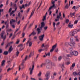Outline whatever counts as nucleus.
I'll use <instances>...</instances> for the list:
<instances>
[{
	"instance_id": "obj_1",
	"label": "nucleus",
	"mask_w": 80,
	"mask_h": 80,
	"mask_svg": "<svg viewBox=\"0 0 80 80\" xmlns=\"http://www.w3.org/2000/svg\"><path fill=\"white\" fill-rule=\"evenodd\" d=\"M75 42L73 41V39L71 38V42H70V46L71 47V51L70 52L71 55H75V56H77L78 55V52L77 51H72L73 48H74L75 47Z\"/></svg>"
},
{
	"instance_id": "obj_2",
	"label": "nucleus",
	"mask_w": 80,
	"mask_h": 80,
	"mask_svg": "<svg viewBox=\"0 0 80 80\" xmlns=\"http://www.w3.org/2000/svg\"><path fill=\"white\" fill-rule=\"evenodd\" d=\"M80 31V28L78 30L75 29L73 31H71V35L72 36H74L75 35V33H77L78 32Z\"/></svg>"
},
{
	"instance_id": "obj_3",
	"label": "nucleus",
	"mask_w": 80,
	"mask_h": 80,
	"mask_svg": "<svg viewBox=\"0 0 80 80\" xmlns=\"http://www.w3.org/2000/svg\"><path fill=\"white\" fill-rule=\"evenodd\" d=\"M45 26V23L44 22H43L41 23V27L40 28H38L37 31H38V34H39L40 33V30H42V27H44Z\"/></svg>"
},
{
	"instance_id": "obj_4",
	"label": "nucleus",
	"mask_w": 80,
	"mask_h": 80,
	"mask_svg": "<svg viewBox=\"0 0 80 80\" xmlns=\"http://www.w3.org/2000/svg\"><path fill=\"white\" fill-rule=\"evenodd\" d=\"M33 69H34V65H32L29 68V70L30 71V75H32V74L33 73Z\"/></svg>"
},
{
	"instance_id": "obj_5",
	"label": "nucleus",
	"mask_w": 80,
	"mask_h": 80,
	"mask_svg": "<svg viewBox=\"0 0 80 80\" xmlns=\"http://www.w3.org/2000/svg\"><path fill=\"white\" fill-rule=\"evenodd\" d=\"M31 39H29L26 42V45L29 47H31L32 45V42H31Z\"/></svg>"
},
{
	"instance_id": "obj_6",
	"label": "nucleus",
	"mask_w": 80,
	"mask_h": 80,
	"mask_svg": "<svg viewBox=\"0 0 80 80\" xmlns=\"http://www.w3.org/2000/svg\"><path fill=\"white\" fill-rule=\"evenodd\" d=\"M18 8V7H17V6L16 5V4H15L14 5V8L15 9V11H12V12H11L10 13V16H11V15H12V14H13V13H14L15 12L17 11V10Z\"/></svg>"
},
{
	"instance_id": "obj_7",
	"label": "nucleus",
	"mask_w": 80,
	"mask_h": 80,
	"mask_svg": "<svg viewBox=\"0 0 80 80\" xmlns=\"http://www.w3.org/2000/svg\"><path fill=\"white\" fill-rule=\"evenodd\" d=\"M52 6H51L50 7L49 9V11H50V10H51L53 8V7H55V1H53V0H52Z\"/></svg>"
},
{
	"instance_id": "obj_8",
	"label": "nucleus",
	"mask_w": 80,
	"mask_h": 80,
	"mask_svg": "<svg viewBox=\"0 0 80 80\" xmlns=\"http://www.w3.org/2000/svg\"><path fill=\"white\" fill-rule=\"evenodd\" d=\"M61 16H62V14H61V12H60L59 13V15H58L57 16V19H55V21L56 22H57V21H59L60 19V17H61Z\"/></svg>"
},
{
	"instance_id": "obj_9",
	"label": "nucleus",
	"mask_w": 80,
	"mask_h": 80,
	"mask_svg": "<svg viewBox=\"0 0 80 80\" xmlns=\"http://www.w3.org/2000/svg\"><path fill=\"white\" fill-rule=\"evenodd\" d=\"M25 66L23 65V63L22 62L21 65L20 66L19 68V70L20 71V70H23V69L25 68Z\"/></svg>"
},
{
	"instance_id": "obj_10",
	"label": "nucleus",
	"mask_w": 80,
	"mask_h": 80,
	"mask_svg": "<svg viewBox=\"0 0 80 80\" xmlns=\"http://www.w3.org/2000/svg\"><path fill=\"white\" fill-rule=\"evenodd\" d=\"M52 64H53L51 62V63H50L48 65L46 66V68L48 69H50V68H52L53 66V65H52Z\"/></svg>"
},
{
	"instance_id": "obj_11",
	"label": "nucleus",
	"mask_w": 80,
	"mask_h": 80,
	"mask_svg": "<svg viewBox=\"0 0 80 80\" xmlns=\"http://www.w3.org/2000/svg\"><path fill=\"white\" fill-rule=\"evenodd\" d=\"M45 37V35L43 34L42 35L40 36L39 37V38L40 41H43V38Z\"/></svg>"
},
{
	"instance_id": "obj_12",
	"label": "nucleus",
	"mask_w": 80,
	"mask_h": 80,
	"mask_svg": "<svg viewBox=\"0 0 80 80\" xmlns=\"http://www.w3.org/2000/svg\"><path fill=\"white\" fill-rule=\"evenodd\" d=\"M5 33V32H3V33H2L1 34V38L3 39V40H5V39L6 38V35H5L4 37H3V34L4 33Z\"/></svg>"
},
{
	"instance_id": "obj_13",
	"label": "nucleus",
	"mask_w": 80,
	"mask_h": 80,
	"mask_svg": "<svg viewBox=\"0 0 80 80\" xmlns=\"http://www.w3.org/2000/svg\"><path fill=\"white\" fill-rule=\"evenodd\" d=\"M57 47V44H55L54 46H52V49L50 50V52H53V51L54 50H55V48H56Z\"/></svg>"
},
{
	"instance_id": "obj_14",
	"label": "nucleus",
	"mask_w": 80,
	"mask_h": 80,
	"mask_svg": "<svg viewBox=\"0 0 80 80\" xmlns=\"http://www.w3.org/2000/svg\"><path fill=\"white\" fill-rule=\"evenodd\" d=\"M18 47H20V51H22V50L23 49V45L22 44L19 45L18 46Z\"/></svg>"
},
{
	"instance_id": "obj_15",
	"label": "nucleus",
	"mask_w": 80,
	"mask_h": 80,
	"mask_svg": "<svg viewBox=\"0 0 80 80\" xmlns=\"http://www.w3.org/2000/svg\"><path fill=\"white\" fill-rule=\"evenodd\" d=\"M36 35V32L34 31H33L30 35H29V37H31V35H33V36Z\"/></svg>"
},
{
	"instance_id": "obj_16",
	"label": "nucleus",
	"mask_w": 80,
	"mask_h": 80,
	"mask_svg": "<svg viewBox=\"0 0 80 80\" xmlns=\"http://www.w3.org/2000/svg\"><path fill=\"white\" fill-rule=\"evenodd\" d=\"M45 63H46V65H47V64H48V63H49V64H50V63H50V60H46L45 61Z\"/></svg>"
},
{
	"instance_id": "obj_17",
	"label": "nucleus",
	"mask_w": 80,
	"mask_h": 80,
	"mask_svg": "<svg viewBox=\"0 0 80 80\" xmlns=\"http://www.w3.org/2000/svg\"><path fill=\"white\" fill-rule=\"evenodd\" d=\"M35 12V9H34V10H32V12H31V15L30 16V17H29V19L33 16V14L34 13V12Z\"/></svg>"
},
{
	"instance_id": "obj_18",
	"label": "nucleus",
	"mask_w": 80,
	"mask_h": 80,
	"mask_svg": "<svg viewBox=\"0 0 80 80\" xmlns=\"http://www.w3.org/2000/svg\"><path fill=\"white\" fill-rule=\"evenodd\" d=\"M75 63H72V67H71L70 68L71 70H72V69H73V68H74V67H75Z\"/></svg>"
},
{
	"instance_id": "obj_19",
	"label": "nucleus",
	"mask_w": 80,
	"mask_h": 80,
	"mask_svg": "<svg viewBox=\"0 0 80 80\" xmlns=\"http://www.w3.org/2000/svg\"><path fill=\"white\" fill-rule=\"evenodd\" d=\"M33 55H34V52H33V51L32 52H31V53L29 56V57L30 58L31 57L33 56Z\"/></svg>"
},
{
	"instance_id": "obj_20",
	"label": "nucleus",
	"mask_w": 80,
	"mask_h": 80,
	"mask_svg": "<svg viewBox=\"0 0 80 80\" xmlns=\"http://www.w3.org/2000/svg\"><path fill=\"white\" fill-rule=\"evenodd\" d=\"M47 12L46 13L45 15L43 16V18L42 19V21H44V20H46V17H47Z\"/></svg>"
},
{
	"instance_id": "obj_21",
	"label": "nucleus",
	"mask_w": 80,
	"mask_h": 80,
	"mask_svg": "<svg viewBox=\"0 0 80 80\" xmlns=\"http://www.w3.org/2000/svg\"><path fill=\"white\" fill-rule=\"evenodd\" d=\"M13 22H15V21L14 19H12V20L10 21V24L12 25L13 23Z\"/></svg>"
},
{
	"instance_id": "obj_22",
	"label": "nucleus",
	"mask_w": 80,
	"mask_h": 80,
	"mask_svg": "<svg viewBox=\"0 0 80 80\" xmlns=\"http://www.w3.org/2000/svg\"><path fill=\"white\" fill-rule=\"evenodd\" d=\"M5 60L2 61L1 64L2 66H4V65H5Z\"/></svg>"
},
{
	"instance_id": "obj_23",
	"label": "nucleus",
	"mask_w": 80,
	"mask_h": 80,
	"mask_svg": "<svg viewBox=\"0 0 80 80\" xmlns=\"http://www.w3.org/2000/svg\"><path fill=\"white\" fill-rule=\"evenodd\" d=\"M12 46H11L10 47L8 50V52H9V53H10V52H12Z\"/></svg>"
},
{
	"instance_id": "obj_24",
	"label": "nucleus",
	"mask_w": 80,
	"mask_h": 80,
	"mask_svg": "<svg viewBox=\"0 0 80 80\" xmlns=\"http://www.w3.org/2000/svg\"><path fill=\"white\" fill-rule=\"evenodd\" d=\"M46 56H47V57H50V52H48V53H45Z\"/></svg>"
},
{
	"instance_id": "obj_25",
	"label": "nucleus",
	"mask_w": 80,
	"mask_h": 80,
	"mask_svg": "<svg viewBox=\"0 0 80 80\" xmlns=\"http://www.w3.org/2000/svg\"><path fill=\"white\" fill-rule=\"evenodd\" d=\"M75 12H74L73 13H70V15L71 16H74L75 17Z\"/></svg>"
},
{
	"instance_id": "obj_26",
	"label": "nucleus",
	"mask_w": 80,
	"mask_h": 80,
	"mask_svg": "<svg viewBox=\"0 0 80 80\" xmlns=\"http://www.w3.org/2000/svg\"><path fill=\"white\" fill-rule=\"evenodd\" d=\"M62 57L61 56H59L58 58V60L59 61H60V60H62Z\"/></svg>"
},
{
	"instance_id": "obj_27",
	"label": "nucleus",
	"mask_w": 80,
	"mask_h": 80,
	"mask_svg": "<svg viewBox=\"0 0 80 80\" xmlns=\"http://www.w3.org/2000/svg\"><path fill=\"white\" fill-rule=\"evenodd\" d=\"M20 40L19 39H18L17 40V41L16 43V44H18L19 43V42H20Z\"/></svg>"
},
{
	"instance_id": "obj_28",
	"label": "nucleus",
	"mask_w": 80,
	"mask_h": 80,
	"mask_svg": "<svg viewBox=\"0 0 80 80\" xmlns=\"http://www.w3.org/2000/svg\"><path fill=\"white\" fill-rule=\"evenodd\" d=\"M8 51H5L4 52V54L5 55H8Z\"/></svg>"
},
{
	"instance_id": "obj_29",
	"label": "nucleus",
	"mask_w": 80,
	"mask_h": 80,
	"mask_svg": "<svg viewBox=\"0 0 80 80\" xmlns=\"http://www.w3.org/2000/svg\"><path fill=\"white\" fill-rule=\"evenodd\" d=\"M19 52L18 51L16 52V57H17L18 56V55L19 54Z\"/></svg>"
},
{
	"instance_id": "obj_30",
	"label": "nucleus",
	"mask_w": 80,
	"mask_h": 80,
	"mask_svg": "<svg viewBox=\"0 0 80 80\" xmlns=\"http://www.w3.org/2000/svg\"><path fill=\"white\" fill-rule=\"evenodd\" d=\"M65 22L66 23H68L69 22V20L67 19L65 21Z\"/></svg>"
},
{
	"instance_id": "obj_31",
	"label": "nucleus",
	"mask_w": 80,
	"mask_h": 80,
	"mask_svg": "<svg viewBox=\"0 0 80 80\" xmlns=\"http://www.w3.org/2000/svg\"><path fill=\"white\" fill-rule=\"evenodd\" d=\"M61 67L62 68V72H63V68H64V64H62V65Z\"/></svg>"
},
{
	"instance_id": "obj_32",
	"label": "nucleus",
	"mask_w": 80,
	"mask_h": 80,
	"mask_svg": "<svg viewBox=\"0 0 80 80\" xmlns=\"http://www.w3.org/2000/svg\"><path fill=\"white\" fill-rule=\"evenodd\" d=\"M22 8H25V6H24V5H23V4L22 5V7H20V10H22Z\"/></svg>"
},
{
	"instance_id": "obj_33",
	"label": "nucleus",
	"mask_w": 80,
	"mask_h": 80,
	"mask_svg": "<svg viewBox=\"0 0 80 80\" xmlns=\"http://www.w3.org/2000/svg\"><path fill=\"white\" fill-rule=\"evenodd\" d=\"M73 75H77V72H74L73 73Z\"/></svg>"
},
{
	"instance_id": "obj_34",
	"label": "nucleus",
	"mask_w": 80,
	"mask_h": 80,
	"mask_svg": "<svg viewBox=\"0 0 80 80\" xmlns=\"http://www.w3.org/2000/svg\"><path fill=\"white\" fill-rule=\"evenodd\" d=\"M43 50V49H40L38 50L39 52H42Z\"/></svg>"
},
{
	"instance_id": "obj_35",
	"label": "nucleus",
	"mask_w": 80,
	"mask_h": 80,
	"mask_svg": "<svg viewBox=\"0 0 80 80\" xmlns=\"http://www.w3.org/2000/svg\"><path fill=\"white\" fill-rule=\"evenodd\" d=\"M11 69H12L10 68H8L7 70L8 72H9V71H10V70H11Z\"/></svg>"
},
{
	"instance_id": "obj_36",
	"label": "nucleus",
	"mask_w": 80,
	"mask_h": 80,
	"mask_svg": "<svg viewBox=\"0 0 80 80\" xmlns=\"http://www.w3.org/2000/svg\"><path fill=\"white\" fill-rule=\"evenodd\" d=\"M12 35H13V34H12V33L10 34V36H9V38H11V37H12Z\"/></svg>"
},
{
	"instance_id": "obj_37",
	"label": "nucleus",
	"mask_w": 80,
	"mask_h": 80,
	"mask_svg": "<svg viewBox=\"0 0 80 80\" xmlns=\"http://www.w3.org/2000/svg\"><path fill=\"white\" fill-rule=\"evenodd\" d=\"M41 75H42V73L40 72L38 74V76H41Z\"/></svg>"
},
{
	"instance_id": "obj_38",
	"label": "nucleus",
	"mask_w": 80,
	"mask_h": 80,
	"mask_svg": "<svg viewBox=\"0 0 80 80\" xmlns=\"http://www.w3.org/2000/svg\"><path fill=\"white\" fill-rule=\"evenodd\" d=\"M27 58H28V56H26L25 57L24 60L25 61L27 60Z\"/></svg>"
},
{
	"instance_id": "obj_39",
	"label": "nucleus",
	"mask_w": 80,
	"mask_h": 80,
	"mask_svg": "<svg viewBox=\"0 0 80 80\" xmlns=\"http://www.w3.org/2000/svg\"><path fill=\"white\" fill-rule=\"evenodd\" d=\"M3 11V9H0V13H1V12Z\"/></svg>"
},
{
	"instance_id": "obj_40",
	"label": "nucleus",
	"mask_w": 80,
	"mask_h": 80,
	"mask_svg": "<svg viewBox=\"0 0 80 80\" xmlns=\"http://www.w3.org/2000/svg\"><path fill=\"white\" fill-rule=\"evenodd\" d=\"M47 65V64H46V63L45 62V63H42V65H43V66H45V65Z\"/></svg>"
},
{
	"instance_id": "obj_41",
	"label": "nucleus",
	"mask_w": 80,
	"mask_h": 80,
	"mask_svg": "<svg viewBox=\"0 0 80 80\" xmlns=\"http://www.w3.org/2000/svg\"><path fill=\"white\" fill-rule=\"evenodd\" d=\"M13 43V42L12 41L9 42V44L10 45H11V44H12Z\"/></svg>"
},
{
	"instance_id": "obj_42",
	"label": "nucleus",
	"mask_w": 80,
	"mask_h": 80,
	"mask_svg": "<svg viewBox=\"0 0 80 80\" xmlns=\"http://www.w3.org/2000/svg\"><path fill=\"white\" fill-rule=\"evenodd\" d=\"M55 52H58V48L56 49L55 50Z\"/></svg>"
},
{
	"instance_id": "obj_43",
	"label": "nucleus",
	"mask_w": 80,
	"mask_h": 80,
	"mask_svg": "<svg viewBox=\"0 0 80 80\" xmlns=\"http://www.w3.org/2000/svg\"><path fill=\"white\" fill-rule=\"evenodd\" d=\"M25 40H26V38H24L23 39V41H22L23 43L25 42Z\"/></svg>"
},
{
	"instance_id": "obj_44",
	"label": "nucleus",
	"mask_w": 80,
	"mask_h": 80,
	"mask_svg": "<svg viewBox=\"0 0 80 80\" xmlns=\"http://www.w3.org/2000/svg\"><path fill=\"white\" fill-rule=\"evenodd\" d=\"M48 28V27L46 26V27H44V30H47V29Z\"/></svg>"
},
{
	"instance_id": "obj_45",
	"label": "nucleus",
	"mask_w": 80,
	"mask_h": 80,
	"mask_svg": "<svg viewBox=\"0 0 80 80\" xmlns=\"http://www.w3.org/2000/svg\"><path fill=\"white\" fill-rule=\"evenodd\" d=\"M27 24H26V26L24 27V30H25L26 28L27 27Z\"/></svg>"
},
{
	"instance_id": "obj_46",
	"label": "nucleus",
	"mask_w": 80,
	"mask_h": 80,
	"mask_svg": "<svg viewBox=\"0 0 80 80\" xmlns=\"http://www.w3.org/2000/svg\"><path fill=\"white\" fill-rule=\"evenodd\" d=\"M68 8V4H67L65 7V8Z\"/></svg>"
},
{
	"instance_id": "obj_47",
	"label": "nucleus",
	"mask_w": 80,
	"mask_h": 80,
	"mask_svg": "<svg viewBox=\"0 0 80 80\" xmlns=\"http://www.w3.org/2000/svg\"><path fill=\"white\" fill-rule=\"evenodd\" d=\"M62 16L63 18H65V14H64V13H63Z\"/></svg>"
},
{
	"instance_id": "obj_48",
	"label": "nucleus",
	"mask_w": 80,
	"mask_h": 80,
	"mask_svg": "<svg viewBox=\"0 0 80 80\" xmlns=\"http://www.w3.org/2000/svg\"><path fill=\"white\" fill-rule=\"evenodd\" d=\"M22 37H24V36H25V33H23L22 34Z\"/></svg>"
},
{
	"instance_id": "obj_49",
	"label": "nucleus",
	"mask_w": 80,
	"mask_h": 80,
	"mask_svg": "<svg viewBox=\"0 0 80 80\" xmlns=\"http://www.w3.org/2000/svg\"><path fill=\"white\" fill-rule=\"evenodd\" d=\"M12 27L13 28H15V25H12V24H11Z\"/></svg>"
},
{
	"instance_id": "obj_50",
	"label": "nucleus",
	"mask_w": 80,
	"mask_h": 80,
	"mask_svg": "<svg viewBox=\"0 0 80 80\" xmlns=\"http://www.w3.org/2000/svg\"><path fill=\"white\" fill-rule=\"evenodd\" d=\"M70 63V62H68L66 63V65H69Z\"/></svg>"
},
{
	"instance_id": "obj_51",
	"label": "nucleus",
	"mask_w": 80,
	"mask_h": 80,
	"mask_svg": "<svg viewBox=\"0 0 80 80\" xmlns=\"http://www.w3.org/2000/svg\"><path fill=\"white\" fill-rule=\"evenodd\" d=\"M73 24H72L70 25L71 28H73Z\"/></svg>"
},
{
	"instance_id": "obj_52",
	"label": "nucleus",
	"mask_w": 80,
	"mask_h": 80,
	"mask_svg": "<svg viewBox=\"0 0 80 80\" xmlns=\"http://www.w3.org/2000/svg\"><path fill=\"white\" fill-rule=\"evenodd\" d=\"M5 25H7L8 23V21H6L5 22H4Z\"/></svg>"
},
{
	"instance_id": "obj_53",
	"label": "nucleus",
	"mask_w": 80,
	"mask_h": 80,
	"mask_svg": "<svg viewBox=\"0 0 80 80\" xmlns=\"http://www.w3.org/2000/svg\"><path fill=\"white\" fill-rule=\"evenodd\" d=\"M5 23V21L3 20H2L1 21V23Z\"/></svg>"
},
{
	"instance_id": "obj_54",
	"label": "nucleus",
	"mask_w": 80,
	"mask_h": 80,
	"mask_svg": "<svg viewBox=\"0 0 80 80\" xmlns=\"http://www.w3.org/2000/svg\"><path fill=\"white\" fill-rule=\"evenodd\" d=\"M53 75L54 76H56V75H57V73H56L55 72H54Z\"/></svg>"
},
{
	"instance_id": "obj_55",
	"label": "nucleus",
	"mask_w": 80,
	"mask_h": 80,
	"mask_svg": "<svg viewBox=\"0 0 80 80\" xmlns=\"http://www.w3.org/2000/svg\"><path fill=\"white\" fill-rule=\"evenodd\" d=\"M23 0H21L20 1V4H22V3H23Z\"/></svg>"
},
{
	"instance_id": "obj_56",
	"label": "nucleus",
	"mask_w": 80,
	"mask_h": 80,
	"mask_svg": "<svg viewBox=\"0 0 80 80\" xmlns=\"http://www.w3.org/2000/svg\"><path fill=\"white\" fill-rule=\"evenodd\" d=\"M29 11H30V8L28 9L27 11V12L28 13L29 12Z\"/></svg>"
},
{
	"instance_id": "obj_57",
	"label": "nucleus",
	"mask_w": 80,
	"mask_h": 80,
	"mask_svg": "<svg viewBox=\"0 0 80 80\" xmlns=\"http://www.w3.org/2000/svg\"><path fill=\"white\" fill-rule=\"evenodd\" d=\"M68 27H69V28H70V22L68 24Z\"/></svg>"
},
{
	"instance_id": "obj_58",
	"label": "nucleus",
	"mask_w": 80,
	"mask_h": 80,
	"mask_svg": "<svg viewBox=\"0 0 80 80\" xmlns=\"http://www.w3.org/2000/svg\"><path fill=\"white\" fill-rule=\"evenodd\" d=\"M55 25H56L55 23L53 22V26H54V28H55Z\"/></svg>"
},
{
	"instance_id": "obj_59",
	"label": "nucleus",
	"mask_w": 80,
	"mask_h": 80,
	"mask_svg": "<svg viewBox=\"0 0 80 80\" xmlns=\"http://www.w3.org/2000/svg\"><path fill=\"white\" fill-rule=\"evenodd\" d=\"M76 41L78 42L79 40H78V38H76Z\"/></svg>"
},
{
	"instance_id": "obj_60",
	"label": "nucleus",
	"mask_w": 80,
	"mask_h": 80,
	"mask_svg": "<svg viewBox=\"0 0 80 80\" xmlns=\"http://www.w3.org/2000/svg\"><path fill=\"white\" fill-rule=\"evenodd\" d=\"M60 23L59 22H58L56 24L57 26L58 25H60Z\"/></svg>"
},
{
	"instance_id": "obj_61",
	"label": "nucleus",
	"mask_w": 80,
	"mask_h": 80,
	"mask_svg": "<svg viewBox=\"0 0 80 80\" xmlns=\"http://www.w3.org/2000/svg\"><path fill=\"white\" fill-rule=\"evenodd\" d=\"M75 8H76V7L75 6H74L72 8V9H75Z\"/></svg>"
},
{
	"instance_id": "obj_62",
	"label": "nucleus",
	"mask_w": 80,
	"mask_h": 80,
	"mask_svg": "<svg viewBox=\"0 0 80 80\" xmlns=\"http://www.w3.org/2000/svg\"><path fill=\"white\" fill-rule=\"evenodd\" d=\"M44 44H42V45L41 47L43 48V47H45V46H44Z\"/></svg>"
},
{
	"instance_id": "obj_63",
	"label": "nucleus",
	"mask_w": 80,
	"mask_h": 80,
	"mask_svg": "<svg viewBox=\"0 0 80 80\" xmlns=\"http://www.w3.org/2000/svg\"><path fill=\"white\" fill-rule=\"evenodd\" d=\"M54 76H51V78H52V79H54Z\"/></svg>"
},
{
	"instance_id": "obj_64",
	"label": "nucleus",
	"mask_w": 80,
	"mask_h": 80,
	"mask_svg": "<svg viewBox=\"0 0 80 80\" xmlns=\"http://www.w3.org/2000/svg\"><path fill=\"white\" fill-rule=\"evenodd\" d=\"M39 80H43L42 78H39Z\"/></svg>"
}]
</instances>
